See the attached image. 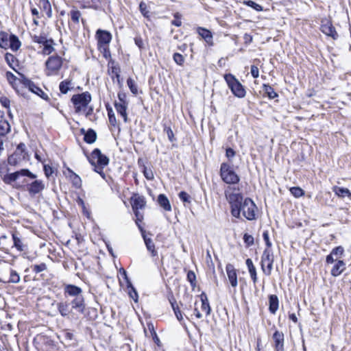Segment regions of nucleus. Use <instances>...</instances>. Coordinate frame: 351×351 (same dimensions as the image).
<instances>
[{"instance_id": "1", "label": "nucleus", "mask_w": 351, "mask_h": 351, "mask_svg": "<svg viewBox=\"0 0 351 351\" xmlns=\"http://www.w3.org/2000/svg\"><path fill=\"white\" fill-rule=\"evenodd\" d=\"M230 187L225 191L227 200L231 205V213L237 218L240 217L241 213L248 220L255 219V210L256 206L250 198L243 199L240 193H230Z\"/></svg>"}, {"instance_id": "2", "label": "nucleus", "mask_w": 351, "mask_h": 351, "mask_svg": "<svg viewBox=\"0 0 351 351\" xmlns=\"http://www.w3.org/2000/svg\"><path fill=\"white\" fill-rule=\"evenodd\" d=\"M89 162L94 167V171L98 173L104 179L106 178V174L103 171L104 167L107 166L109 163V158L101 154L99 149H95L90 156L88 158Z\"/></svg>"}, {"instance_id": "3", "label": "nucleus", "mask_w": 351, "mask_h": 351, "mask_svg": "<svg viewBox=\"0 0 351 351\" xmlns=\"http://www.w3.org/2000/svg\"><path fill=\"white\" fill-rule=\"evenodd\" d=\"M90 101L91 95L88 92L73 95L71 98L76 113L85 112Z\"/></svg>"}, {"instance_id": "4", "label": "nucleus", "mask_w": 351, "mask_h": 351, "mask_svg": "<svg viewBox=\"0 0 351 351\" xmlns=\"http://www.w3.org/2000/svg\"><path fill=\"white\" fill-rule=\"evenodd\" d=\"M29 160V154L26 151V146L23 143H21L16 147L15 152L8 158V162L12 166L19 165L23 160Z\"/></svg>"}, {"instance_id": "5", "label": "nucleus", "mask_w": 351, "mask_h": 351, "mask_svg": "<svg viewBox=\"0 0 351 351\" xmlns=\"http://www.w3.org/2000/svg\"><path fill=\"white\" fill-rule=\"evenodd\" d=\"M25 191L31 197H34L40 193L45 189V184L41 180L25 178L23 181Z\"/></svg>"}, {"instance_id": "6", "label": "nucleus", "mask_w": 351, "mask_h": 351, "mask_svg": "<svg viewBox=\"0 0 351 351\" xmlns=\"http://www.w3.org/2000/svg\"><path fill=\"white\" fill-rule=\"evenodd\" d=\"M224 79L230 88L232 93L239 98H243L245 96L246 91L243 86L236 79V77L230 74H226Z\"/></svg>"}, {"instance_id": "7", "label": "nucleus", "mask_w": 351, "mask_h": 351, "mask_svg": "<svg viewBox=\"0 0 351 351\" xmlns=\"http://www.w3.org/2000/svg\"><path fill=\"white\" fill-rule=\"evenodd\" d=\"M220 176L224 182L229 184H237L240 180L239 176L234 171L230 165L226 162L221 165Z\"/></svg>"}, {"instance_id": "8", "label": "nucleus", "mask_w": 351, "mask_h": 351, "mask_svg": "<svg viewBox=\"0 0 351 351\" xmlns=\"http://www.w3.org/2000/svg\"><path fill=\"white\" fill-rule=\"evenodd\" d=\"M63 59L58 56H50L45 62V73L47 76L56 75L60 70Z\"/></svg>"}, {"instance_id": "9", "label": "nucleus", "mask_w": 351, "mask_h": 351, "mask_svg": "<svg viewBox=\"0 0 351 351\" xmlns=\"http://www.w3.org/2000/svg\"><path fill=\"white\" fill-rule=\"evenodd\" d=\"M274 255L271 250L267 248L261 256V269L267 276H270L273 269Z\"/></svg>"}, {"instance_id": "10", "label": "nucleus", "mask_w": 351, "mask_h": 351, "mask_svg": "<svg viewBox=\"0 0 351 351\" xmlns=\"http://www.w3.org/2000/svg\"><path fill=\"white\" fill-rule=\"evenodd\" d=\"M20 176L27 177L29 179H35L37 178V175L33 173L29 169H22L19 171L5 175L3 181L5 183L10 184L15 182Z\"/></svg>"}, {"instance_id": "11", "label": "nucleus", "mask_w": 351, "mask_h": 351, "mask_svg": "<svg viewBox=\"0 0 351 351\" xmlns=\"http://www.w3.org/2000/svg\"><path fill=\"white\" fill-rule=\"evenodd\" d=\"M21 82L24 85V86L25 88H27L29 89V90H30L31 92L40 96L43 99H45V100L49 99L48 95L29 79L25 78L23 76Z\"/></svg>"}, {"instance_id": "12", "label": "nucleus", "mask_w": 351, "mask_h": 351, "mask_svg": "<svg viewBox=\"0 0 351 351\" xmlns=\"http://www.w3.org/2000/svg\"><path fill=\"white\" fill-rule=\"evenodd\" d=\"M322 32L326 36L332 37L333 39H337L338 34L335 31L332 23L328 20H323L321 25Z\"/></svg>"}, {"instance_id": "13", "label": "nucleus", "mask_w": 351, "mask_h": 351, "mask_svg": "<svg viewBox=\"0 0 351 351\" xmlns=\"http://www.w3.org/2000/svg\"><path fill=\"white\" fill-rule=\"evenodd\" d=\"M274 346L276 351H284L285 336L283 332L276 330L272 336Z\"/></svg>"}, {"instance_id": "14", "label": "nucleus", "mask_w": 351, "mask_h": 351, "mask_svg": "<svg viewBox=\"0 0 351 351\" xmlns=\"http://www.w3.org/2000/svg\"><path fill=\"white\" fill-rule=\"evenodd\" d=\"M95 36L97 39V45H109L112 40L111 34L106 30L98 29Z\"/></svg>"}, {"instance_id": "15", "label": "nucleus", "mask_w": 351, "mask_h": 351, "mask_svg": "<svg viewBox=\"0 0 351 351\" xmlns=\"http://www.w3.org/2000/svg\"><path fill=\"white\" fill-rule=\"evenodd\" d=\"M64 292L65 295H68L74 298H77L82 295V289L73 285H65L64 286Z\"/></svg>"}, {"instance_id": "16", "label": "nucleus", "mask_w": 351, "mask_h": 351, "mask_svg": "<svg viewBox=\"0 0 351 351\" xmlns=\"http://www.w3.org/2000/svg\"><path fill=\"white\" fill-rule=\"evenodd\" d=\"M131 204L133 210H139L145 207L146 202L144 197L135 195L131 198Z\"/></svg>"}, {"instance_id": "17", "label": "nucleus", "mask_w": 351, "mask_h": 351, "mask_svg": "<svg viewBox=\"0 0 351 351\" xmlns=\"http://www.w3.org/2000/svg\"><path fill=\"white\" fill-rule=\"evenodd\" d=\"M72 309H75L80 313L85 311V301L83 295L75 298L71 302Z\"/></svg>"}, {"instance_id": "18", "label": "nucleus", "mask_w": 351, "mask_h": 351, "mask_svg": "<svg viewBox=\"0 0 351 351\" xmlns=\"http://www.w3.org/2000/svg\"><path fill=\"white\" fill-rule=\"evenodd\" d=\"M226 269L230 283L233 287H236L237 286V276L233 265L231 264L227 265Z\"/></svg>"}, {"instance_id": "19", "label": "nucleus", "mask_w": 351, "mask_h": 351, "mask_svg": "<svg viewBox=\"0 0 351 351\" xmlns=\"http://www.w3.org/2000/svg\"><path fill=\"white\" fill-rule=\"evenodd\" d=\"M38 6L43 16L46 15L48 18L51 17L52 10L49 0H39Z\"/></svg>"}, {"instance_id": "20", "label": "nucleus", "mask_w": 351, "mask_h": 351, "mask_svg": "<svg viewBox=\"0 0 351 351\" xmlns=\"http://www.w3.org/2000/svg\"><path fill=\"white\" fill-rule=\"evenodd\" d=\"M346 268L345 262L342 260H338L332 267L330 274L334 277L339 276L343 272Z\"/></svg>"}, {"instance_id": "21", "label": "nucleus", "mask_w": 351, "mask_h": 351, "mask_svg": "<svg viewBox=\"0 0 351 351\" xmlns=\"http://www.w3.org/2000/svg\"><path fill=\"white\" fill-rule=\"evenodd\" d=\"M10 131V125L7 120L4 119V112H0V135L4 136Z\"/></svg>"}, {"instance_id": "22", "label": "nucleus", "mask_w": 351, "mask_h": 351, "mask_svg": "<svg viewBox=\"0 0 351 351\" xmlns=\"http://www.w3.org/2000/svg\"><path fill=\"white\" fill-rule=\"evenodd\" d=\"M12 239H13V247H16L19 252H23L27 250V245L24 243V241L18 237L17 234H12Z\"/></svg>"}, {"instance_id": "23", "label": "nucleus", "mask_w": 351, "mask_h": 351, "mask_svg": "<svg viewBox=\"0 0 351 351\" xmlns=\"http://www.w3.org/2000/svg\"><path fill=\"white\" fill-rule=\"evenodd\" d=\"M198 34L210 45H213V35L207 29L204 27H198L197 28Z\"/></svg>"}, {"instance_id": "24", "label": "nucleus", "mask_w": 351, "mask_h": 351, "mask_svg": "<svg viewBox=\"0 0 351 351\" xmlns=\"http://www.w3.org/2000/svg\"><path fill=\"white\" fill-rule=\"evenodd\" d=\"M157 202L160 206L165 211H171V206L167 197L164 194H160L158 196Z\"/></svg>"}, {"instance_id": "25", "label": "nucleus", "mask_w": 351, "mask_h": 351, "mask_svg": "<svg viewBox=\"0 0 351 351\" xmlns=\"http://www.w3.org/2000/svg\"><path fill=\"white\" fill-rule=\"evenodd\" d=\"M66 170L69 173L68 176L72 182L73 185L75 188L80 189L82 186V180L80 177L74 173L69 167H67Z\"/></svg>"}, {"instance_id": "26", "label": "nucleus", "mask_w": 351, "mask_h": 351, "mask_svg": "<svg viewBox=\"0 0 351 351\" xmlns=\"http://www.w3.org/2000/svg\"><path fill=\"white\" fill-rule=\"evenodd\" d=\"M57 308L60 314L64 317H68L71 313L69 304L66 302H58Z\"/></svg>"}, {"instance_id": "27", "label": "nucleus", "mask_w": 351, "mask_h": 351, "mask_svg": "<svg viewBox=\"0 0 351 351\" xmlns=\"http://www.w3.org/2000/svg\"><path fill=\"white\" fill-rule=\"evenodd\" d=\"M21 46V43L19 38L14 35H10L9 38V47L13 51H16Z\"/></svg>"}, {"instance_id": "28", "label": "nucleus", "mask_w": 351, "mask_h": 351, "mask_svg": "<svg viewBox=\"0 0 351 351\" xmlns=\"http://www.w3.org/2000/svg\"><path fill=\"white\" fill-rule=\"evenodd\" d=\"M128 103L123 102V103H118L115 102L114 106L115 108L119 114H121V116L123 117V120L125 122L128 121V116L126 112Z\"/></svg>"}, {"instance_id": "29", "label": "nucleus", "mask_w": 351, "mask_h": 351, "mask_svg": "<svg viewBox=\"0 0 351 351\" xmlns=\"http://www.w3.org/2000/svg\"><path fill=\"white\" fill-rule=\"evenodd\" d=\"M245 263H246V265L247 266L250 277H251L254 284H256L257 282V280H258L256 267L254 265L252 261L250 258H247L245 261Z\"/></svg>"}, {"instance_id": "30", "label": "nucleus", "mask_w": 351, "mask_h": 351, "mask_svg": "<svg viewBox=\"0 0 351 351\" xmlns=\"http://www.w3.org/2000/svg\"><path fill=\"white\" fill-rule=\"evenodd\" d=\"M269 310L272 314H275L278 308V298L276 295H271L269 298Z\"/></svg>"}, {"instance_id": "31", "label": "nucleus", "mask_w": 351, "mask_h": 351, "mask_svg": "<svg viewBox=\"0 0 351 351\" xmlns=\"http://www.w3.org/2000/svg\"><path fill=\"white\" fill-rule=\"evenodd\" d=\"M60 91L62 94H66L69 90L73 88L71 80H66L60 82L59 85Z\"/></svg>"}, {"instance_id": "32", "label": "nucleus", "mask_w": 351, "mask_h": 351, "mask_svg": "<svg viewBox=\"0 0 351 351\" xmlns=\"http://www.w3.org/2000/svg\"><path fill=\"white\" fill-rule=\"evenodd\" d=\"M332 191L340 197H345L346 196L351 197V193L347 188H341L335 186L333 187Z\"/></svg>"}, {"instance_id": "33", "label": "nucleus", "mask_w": 351, "mask_h": 351, "mask_svg": "<svg viewBox=\"0 0 351 351\" xmlns=\"http://www.w3.org/2000/svg\"><path fill=\"white\" fill-rule=\"evenodd\" d=\"M10 35L5 32H0V47L7 49L9 47Z\"/></svg>"}, {"instance_id": "34", "label": "nucleus", "mask_w": 351, "mask_h": 351, "mask_svg": "<svg viewBox=\"0 0 351 351\" xmlns=\"http://www.w3.org/2000/svg\"><path fill=\"white\" fill-rule=\"evenodd\" d=\"M84 139L87 143H93L97 139V134L93 130L89 129L84 134Z\"/></svg>"}, {"instance_id": "35", "label": "nucleus", "mask_w": 351, "mask_h": 351, "mask_svg": "<svg viewBox=\"0 0 351 351\" xmlns=\"http://www.w3.org/2000/svg\"><path fill=\"white\" fill-rule=\"evenodd\" d=\"M143 237L146 245L147 249L152 253L153 256L157 255V252L155 250V245L152 239L147 238L143 234Z\"/></svg>"}, {"instance_id": "36", "label": "nucleus", "mask_w": 351, "mask_h": 351, "mask_svg": "<svg viewBox=\"0 0 351 351\" xmlns=\"http://www.w3.org/2000/svg\"><path fill=\"white\" fill-rule=\"evenodd\" d=\"M201 301H202V310L206 313L207 315L210 313V307L207 299V297L205 294L201 295Z\"/></svg>"}, {"instance_id": "37", "label": "nucleus", "mask_w": 351, "mask_h": 351, "mask_svg": "<svg viewBox=\"0 0 351 351\" xmlns=\"http://www.w3.org/2000/svg\"><path fill=\"white\" fill-rule=\"evenodd\" d=\"M263 90L265 94L269 99H274L276 97H278V94L275 92L274 89L269 85L263 84Z\"/></svg>"}, {"instance_id": "38", "label": "nucleus", "mask_w": 351, "mask_h": 351, "mask_svg": "<svg viewBox=\"0 0 351 351\" xmlns=\"http://www.w3.org/2000/svg\"><path fill=\"white\" fill-rule=\"evenodd\" d=\"M53 40H47V43H45L43 45V49L42 50L43 53L45 55L50 54L53 50L54 48L53 47Z\"/></svg>"}, {"instance_id": "39", "label": "nucleus", "mask_w": 351, "mask_h": 351, "mask_svg": "<svg viewBox=\"0 0 351 351\" xmlns=\"http://www.w3.org/2000/svg\"><path fill=\"white\" fill-rule=\"evenodd\" d=\"M10 277L8 282L14 284L19 283L21 280V278L18 272L13 269H10Z\"/></svg>"}, {"instance_id": "40", "label": "nucleus", "mask_w": 351, "mask_h": 351, "mask_svg": "<svg viewBox=\"0 0 351 351\" xmlns=\"http://www.w3.org/2000/svg\"><path fill=\"white\" fill-rule=\"evenodd\" d=\"M171 306H172V308L174 311V313L176 316V318L179 320V321H182L183 319V316H182V314L179 308V306L177 304L176 302H171Z\"/></svg>"}, {"instance_id": "41", "label": "nucleus", "mask_w": 351, "mask_h": 351, "mask_svg": "<svg viewBox=\"0 0 351 351\" xmlns=\"http://www.w3.org/2000/svg\"><path fill=\"white\" fill-rule=\"evenodd\" d=\"M99 51L107 58L110 56L109 45H97Z\"/></svg>"}, {"instance_id": "42", "label": "nucleus", "mask_w": 351, "mask_h": 351, "mask_svg": "<svg viewBox=\"0 0 351 351\" xmlns=\"http://www.w3.org/2000/svg\"><path fill=\"white\" fill-rule=\"evenodd\" d=\"M344 252L343 247L341 246H337L332 250L330 253H332V255L335 256L337 259L339 258H341Z\"/></svg>"}, {"instance_id": "43", "label": "nucleus", "mask_w": 351, "mask_h": 351, "mask_svg": "<svg viewBox=\"0 0 351 351\" xmlns=\"http://www.w3.org/2000/svg\"><path fill=\"white\" fill-rule=\"evenodd\" d=\"M134 215L136 218V223L138 226V228L141 230V231L143 232V229L139 223L143 219V214L141 212H140L139 210H134Z\"/></svg>"}, {"instance_id": "44", "label": "nucleus", "mask_w": 351, "mask_h": 351, "mask_svg": "<svg viewBox=\"0 0 351 351\" xmlns=\"http://www.w3.org/2000/svg\"><path fill=\"white\" fill-rule=\"evenodd\" d=\"M243 3L252 8L253 9H254L256 11H262L263 10V7L261 5L256 3V2L253 1L248 0V1H244Z\"/></svg>"}, {"instance_id": "45", "label": "nucleus", "mask_w": 351, "mask_h": 351, "mask_svg": "<svg viewBox=\"0 0 351 351\" xmlns=\"http://www.w3.org/2000/svg\"><path fill=\"white\" fill-rule=\"evenodd\" d=\"M43 171L45 173V176L47 178H49L50 176H52V174L54 172L53 168L49 165V164H45L43 166Z\"/></svg>"}, {"instance_id": "46", "label": "nucleus", "mask_w": 351, "mask_h": 351, "mask_svg": "<svg viewBox=\"0 0 351 351\" xmlns=\"http://www.w3.org/2000/svg\"><path fill=\"white\" fill-rule=\"evenodd\" d=\"M127 84L128 87L130 88L131 92L136 95L138 93L137 86L134 82V81L132 78H129L127 80Z\"/></svg>"}, {"instance_id": "47", "label": "nucleus", "mask_w": 351, "mask_h": 351, "mask_svg": "<svg viewBox=\"0 0 351 351\" xmlns=\"http://www.w3.org/2000/svg\"><path fill=\"white\" fill-rule=\"evenodd\" d=\"M290 191L295 197H300L304 195V191L300 187H292L290 189Z\"/></svg>"}, {"instance_id": "48", "label": "nucleus", "mask_w": 351, "mask_h": 351, "mask_svg": "<svg viewBox=\"0 0 351 351\" xmlns=\"http://www.w3.org/2000/svg\"><path fill=\"white\" fill-rule=\"evenodd\" d=\"M139 10L141 12V14L145 16V17H149V10H147V4L143 2V1H141L139 4Z\"/></svg>"}, {"instance_id": "49", "label": "nucleus", "mask_w": 351, "mask_h": 351, "mask_svg": "<svg viewBox=\"0 0 351 351\" xmlns=\"http://www.w3.org/2000/svg\"><path fill=\"white\" fill-rule=\"evenodd\" d=\"M173 60L175 61V62L176 64H178V65H182L184 62V56L180 54V53H175L173 54Z\"/></svg>"}, {"instance_id": "50", "label": "nucleus", "mask_w": 351, "mask_h": 351, "mask_svg": "<svg viewBox=\"0 0 351 351\" xmlns=\"http://www.w3.org/2000/svg\"><path fill=\"white\" fill-rule=\"evenodd\" d=\"M178 196L180 197V199L184 202H188V203H190L191 202V196L187 193H186L185 191H181L179 194H178Z\"/></svg>"}, {"instance_id": "51", "label": "nucleus", "mask_w": 351, "mask_h": 351, "mask_svg": "<svg viewBox=\"0 0 351 351\" xmlns=\"http://www.w3.org/2000/svg\"><path fill=\"white\" fill-rule=\"evenodd\" d=\"M128 288L130 289L129 292H128L130 297L131 298H132L134 300V302H137L138 301V293H137V291L135 289V288L132 285V287H130Z\"/></svg>"}, {"instance_id": "52", "label": "nucleus", "mask_w": 351, "mask_h": 351, "mask_svg": "<svg viewBox=\"0 0 351 351\" xmlns=\"http://www.w3.org/2000/svg\"><path fill=\"white\" fill-rule=\"evenodd\" d=\"M32 269L36 273H40L47 269V265L45 263H41L40 265H35L32 267Z\"/></svg>"}, {"instance_id": "53", "label": "nucleus", "mask_w": 351, "mask_h": 351, "mask_svg": "<svg viewBox=\"0 0 351 351\" xmlns=\"http://www.w3.org/2000/svg\"><path fill=\"white\" fill-rule=\"evenodd\" d=\"M243 240L247 246H250L254 244V237L250 234L245 233L243 236Z\"/></svg>"}, {"instance_id": "54", "label": "nucleus", "mask_w": 351, "mask_h": 351, "mask_svg": "<svg viewBox=\"0 0 351 351\" xmlns=\"http://www.w3.org/2000/svg\"><path fill=\"white\" fill-rule=\"evenodd\" d=\"M33 41L34 43L43 45L45 43H47V39L45 36L35 35L33 36Z\"/></svg>"}, {"instance_id": "55", "label": "nucleus", "mask_w": 351, "mask_h": 351, "mask_svg": "<svg viewBox=\"0 0 351 351\" xmlns=\"http://www.w3.org/2000/svg\"><path fill=\"white\" fill-rule=\"evenodd\" d=\"M119 274L125 280V282L127 284V287H132V282H130V280H129V278L128 277L126 271L122 268L120 269Z\"/></svg>"}, {"instance_id": "56", "label": "nucleus", "mask_w": 351, "mask_h": 351, "mask_svg": "<svg viewBox=\"0 0 351 351\" xmlns=\"http://www.w3.org/2000/svg\"><path fill=\"white\" fill-rule=\"evenodd\" d=\"M108 115L109 122L110 123V124H112V125H115L116 117H115V115L112 109L108 110Z\"/></svg>"}, {"instance_id": "57", "label": "nucleus", "mask_w": 351, "mask_h": 351, "mask_svg": "<svg viewBox=\"0 0 351 351\" xmlns=\"http://www.w3.org/2000/svg\"><path fill=\"white\" fill-rule=\"evenodd\" d=\"M0 103L3 107H5L6 108H10V100L8 97H0Z\"/></svg>"}, {"instance_id": "58", "label": "nucleus", "mask_w": 351, "mask_h": 351, "mask_svg": "<svg viewBox=\"0 0 351 351\" xmlns=\"http://www.w3.org/2000/svg\"><path fill=\"white\" fill-rule=\"evenodd\" d=\"M143 173H144L145 177L147 180H152L154 179V173L152 170H150V169L148 170V169H147L146 167H145Z\"/></svg>"}, {"instance_id": "59", "label": "nucleus", "mask_w": 351, "mask_h": 351, "mask_svg": "<svg viewBox=\"0 0 351 351\" xmlns=\"http://www.w3.org/2000/svg\"><path fill=\"white\" fill-rule=\"evenodd\" d=\"M335 256L332 255V253H330V254H328V256H326V263L327 265H329V264H332V263H335L336 261H337V258H335Z\"/></svg>"}, {"instance_id": "60", "label": "nucleus", "mask_w": 351, "mask_h": 351, "mask_svg": "<svg viewBox=\"0 0 351 351\" xmlns=\"http://www.w3.org/2000/svg\"><path fill=\"white\" fill-rule=\"evenodd\" d=\"M250 73H251L252 75L253 76V77H254V78H257L259 76V70L256 66H254V65L251 66Z\"/></svg>"}, {"instance_id": "61", "label": "nucleus", "mask_w": 351, "mask_h": 351, "mask_svg": "<svg viewBox=\"0 0 351 351\" xmlns=\"http://www.w3.org/2000/svg\"><path fill=\"white\" fill-rule=\"evenodd\" d=\"M187 279L191 282V284L193 285L196 279L195 273L192 271H189L187 274Z\"/></svg>"}, {"instance_id": "62", "label": "nucleus", "mask_w": 351, "mask_h": 351, "mask_svg": "<svg viewBox=\"0 0 351 351\" xmlns=\"http://www.w3.org/2000/svg\"><path fill=\"white\" fill-rule=\"evenodd\" d=\"M81 14L79 11H73L71 12V19L74 22H79Z\"/></svg>"}, {"instance_id": "63", "label": "nucleus", "mask_w": 351, "mask_h": 351, "mask_svg": "<svg viewBox=\"0 0 351 351\" xmlns=\"http://www.w3.org/2000/svg\"><path fill=\"white\" fill-rule=\"evenodd\" d=\"M263 239L265 241V243L268 247H270L271 245V243L269 241V233L267 231H265L263 234Z\"/></svg>"}, {"instance_id": "64", "label": "nucleus", "mask_w": 351, "mask_h": 351, "mask_svg": "<svg viewBox=\"0 0 351 351\" xmlns=\"http://www.w3.org/2000/svg\"><path fill=\"white\" fill-rule=\"evenodd\" d=\"M14 57L12 54L6 53L5 55V60L9 65H11V63L14 62Z\"/></svg>"}]
</instances>
